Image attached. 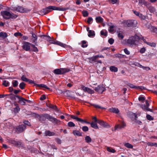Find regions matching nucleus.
<instances>
[{"label": "nucleus", "instance_id": "1", "mask_svg": "<svg viewBox=\"0 0 157 157\" xmlns=\"http://www.w3.org/2000/svg\"><path fill=\"white\" fill-rule=\"evenodd\" d=\"M143 40L145 42L146 40L144 37L141 35L135 34L134 36H131L127 40V44L130 46L138 45L141 44L140 41Z\"/></svg>", "mask_w": 157, "mask_h": 157}, {"label": "nucleus", "instance_id": "2", "mask_svg": "<svg viewBox=\"0 0 157 157\" xmlns=\"http://www.w3.org/2000/svg\"><path fill=\"white\" fill-rule=\"evenodd\" d=\"M1 14L3 18L6 20L10 19H14L17 17V16L7 11H2L1 12Z\"/></svg>", "mask_w": 157, "mask_h": 157}, {"label": "nucleus", "instance_id": "3", "mask_svg": "<svg viewBox=\"0 0 157 157\" xmlns=\"http://www.w3.org/2000/svg\"><path fill=\"white\" fill-rule=\"evenodd\" d=\"M124 22L128 27H136L137 24V22L136 20L124 21Z\"/></svg>", "mask_w": 157, "mask_h": 157}, {"label": "nucleus", "instance_id": "4", "mask_svg": "<svg viewBox=\"0 0 157 157\" xmlns=\"http://www.w3.org/2000/svg\"><path fill=\"white\" fill-rule=\"evenodd\" d=\"M70 71V69L65 68L57 69L54 70L53 72L57 75H61L68 72Z\"/></svg>", "mask_w": 157, "mask_h": 157}, {"label": "nucleus", "instance_id": "5", "mask_svg": "<svg viewBox=\"0 0 157 157\" xmlns=\"http://www.w3.org/2000/svg\"><path fill=\"white\" fill-rule=\"evenodd\" d=\"M34 114L35 115L36 117L37 118L38 120L41 122L44 121L46 119H47L48 114L47 113H44L41 115H39L36 113Z\"/></svg>", "mask_w": 157, "mask_h": 157}, {"label": "nucleus", "instance_id": "6", "mask_svg": "<svg viewBox=\"0 0 157 157\" xmlns=\"http://www.w3.org/2000/svg\"><path fill=\"white\" fill-rule=\"evenodd\" d=\"M47 119L52 123H55L56 124H60L61 121L53 117L48 114Z\"/></svg>", "mask_w": 157, "mask_h": 157}, {"label": "nucleus", "instance_id": "7", "mask_svg": "<svg viewBox=\"0 0 157 157\" xmlns=\"http://www.w3.org/2000/svg\"><path fill=\"white\" fill-rule=\"evenodd\" d=\"M12 10L21 13L27 12L28 11L27 9L20 6L13 7Z\"/></svg>", "mask_w": 157, "mask_h": 157}, {"label": "nucleus", "instance_id": "8", "mask_svg": "<svg viewBox=\"0 0 157 157\" xmlns=\"http://www.w3.org/2000/svg\"><path fill=\"white\" fill-rule=\"evenodd\" d=\"M32 44L28 42L24 41L23 43L22 47L23 49L26 51H30V46H31Z\"/></svg>", "mask_w": 157, "mask_h": 157}, {"label": "nucleus", "instance_id": "9", "mask_svg": "<svg viewBox=\"0 0 157 157\" xmlns=\"http://www.w3.org/2000/svg\"><path fill=\"white\" fill-rule=\"evenodd\" d=\"M52 10V6H49L45 9H43L40 12L41 15L46 14Z\"/></svg>", "mask_w": 157, "mask_h": 157}, {"label": "nucleus", "instance_id": "10", "mask_svg": "<svg viewBox=\"0 0 157 157\" xmlns=\"http://www.w3.org/2000/svg\"><path fill=\"white\" fill-rule=\"evenodd\" d=\"M26 128V126L25 124H22L17 126L14 129L16 132L18 133L23 132Z\"/></svg>", "mask_w": 157, "mask_h": 157}, {"label": "nucleus", "instance_id": "11", "mask_svg": "<svg viewBox=\"0 0 157 157\" xmlns=\"http://www.w3.org/2000/svg\"><path fill=\"white\" fill-rule=\"evenodd\" d=\"M49 41L50 43L58 45L63 48H65L67 46L66 44H63L60 42L58 41H55L54 40H52L51 39H50Z\"/></svg>", "mask_w": 157, "mask_h": 157}, {"label": "nucleus", "instance_id": "12", "mask_svg": "<svg viewBox=\"0 0 157 157\" xmlns=\"http://www.w3.org/2000/svg\"><path fill=\"white\" fill-rule=\"evenodd\" d=\"M71 118L73 119H74L76 120L77 121H79L82 123H85L88 124H90V122L87 121L85 120H84L81 118H78L76 116H75L71 115Z\"/></svg>", "mask_w": 157, "mask_h": 157}, {"label": "nucleus", "instance_id": "13", "mask_svg": "<svg viewBox=\"0 0 157 157\" xmlns=\"http://www.w3.org/2000/svg\"><path fill=\"white\" fill-rule=\"evenodd\" d=\"M127 85L129 86L132 89H135L137 90H143L144 89V88L142 86H135L133 84L130 83H128Z\"/></svg>", "mask_w": 157, "mask_h": 157}, {"label": "nucleus", "instance_id": "14", "mask_svg": "<svg viewBox=\"0 0 157 157\" xmlns=\"http://www.w3.org/2000/svg\"><path fill=\"white\" fill-rule=\"evenodd\" d=\"M98 123L104 128H109L110 127V125L107 123L101 120H98Z\"/></svg>", "mask_w": 157, "mask_h": 157}, {"label": "nucleus", "instance_id": "15", "mask_svg": "<svg viewBox=\"0 0 157 157\" xmlns=\"http://www.w3.org/2000/svg\"><path fill=\"white\" fill-rule=\"evenodd\" d=\"M94 90L96 91L99 93L102 94L105 90V88L102 86H98L95 88Z\"/></svg>", "mask_w": 157, "mask_h": 157}, {"label": "nucleus", "instance_id": "16", "mask_svg": "<svg viewBox=\"0 0 157 157\" xmlns=\"http://www.w3.org/2000/svg\"><path fill=\"white\" fill-rule=\"evenodd\" d=\"M81 87L82 89L84 90V91L87 92L89 94H92L94 93V91L93 90H91L89 88L83 86H82Z\"/></svg>", "mask_w": 157, "mask_h": 157}, {"label": "nucleus", "instance_id": "17", "mask_svg": "<svg viewBox=\"0 0 157 157\" xmlns=\"http://www.w3.org/2000/svg\"><path fill=\"white\" fill-rule=\"evenodd\" d=\"M15 96L19 99V100L18 101L19 103H20L21 105H25V98L18 95H16Z\"/></svg>", "mask_w": 157, "mask_h": 157}, {"label": "nucleus", "instance_id": "18", "mask_svg": "<svg viewBox=\"0 0 157 157\" xmlns=\"http://www.w3.org/2000/svg\"><path fill=\"white\" fill-rule=\"evenodd\" d=\"M10 142L12 144L15 145L17 147H20L22 146V143L20 142L14 140H11Z\"/></svg>", "mask_w": 157, "mask_h": 157}, {"label": "nucleus", "instance_id": "19", "mask_svg": "<svg viewBox=\"0 0 157 157\" xmlns=\"http://www.w3.org/2000/svg\"><path fill=\"white\" fill-rule=\"evenodd\" d=\"M125 126V123L123 121L121 122V124L116 125L115 127V129H120L124 128Z\"/></svg>", "mask_w": 157, "mask_h": 157}, {"label": "nucleus", "instance_id": "20", "mask_svg": "<svg viewBox=\"0 0 157 157\" xmlns=\"http://www.w3.org/2000/svg\"><path fill=\"white\" fill-rule=\"evenodd\" d=\"M147 8L150 13L153 14L155 13L156 11V9L154 7L152 6H147Z\"/></svg>", "mask_w": 157, "mask_h": 157}, {"label": "nucleus", "instance_id": "21", "mask_svg": "<svg viewBox=\"0 0 157 157\" xmlns=\"http://www.w3.org/2000/svg\"><path fill=\"white\" fill-rule=\"evenodd\" d=\"M52 10H56L59 11H64L67 10V9H66L64 8H61L60 7H57L55 6H52Z\"/></svg>", "mask_w": 157, "mask_h": 157}, {"label": "nucleus", "instance_id": "22", "mask_svg": "<svg viewBox=\"0 0 157 157\" xmlns=\"http://www.w3.org/2000/svg\"><path fill=\"white\" fill-rule=\"evenodd\" d=\"M97 121H92L91 123L90 124L91 125V126L92 127L96 129H99V128L98 127L97 124Z\"/></svg>", "mask_w": 157, "mask_h": 157}, {"label": "nucleus", "instance_id": "23", "mask_svg": "<svg viewBox=\"0 0 157 157\" xmlns=\"http://www.w3.org/2000/svg\"><path fill=\"white\" fill-rule=\"evenodd\" d=\"M109 111L111 112L116 113H117L119 112V110L117 108L113 107L109 109Z\"/></svg>", "mask_w": 157, "mask_h": 157}, {"label": "nucleus", "instance_id": "24", "mask_svg": "<svg viewBox=\"0 0 157 157\" xmlns=\"http://www.w3.org/2000/svg\"><path fill=\"white\" fill-rule=\"evenodd\" d=\"M38 36L48 41H49L51 39V38L50 36L45 35H40Z\"/></svg>", "mask_w": 157, "mask_h": 157}, {"label": "nucleus", "instance_id": "25", "mask_svg": "<svg viewBox=\"0 0 157 157\" xmlns=\"http://www.w3.org/2000/svg\"><path fill=\"white\" fill-rule=\"evenodd\" d=\"M45 134L46 136H51L55 135V133L49 131H47L45 132Z\"/></svg>", "mask_w": 157, "mask_h": 157}, {"label": "nucleus", "instance_id": "26", "mask_svg": "<svg viewBox=\"0 0 157 157\" xmlns=\"http://www.w3.org/2000/svg\"><path fill=\"white\" fill-rule=\"evenodd\" d=\"M98 57V56H93L92 57L89 58V59L90 60V62L91 63H93L94 62H96V60L97 59V57Z\"/></svg>", "mask_w": 157, "mask_h": 157}, {"label": "nucleus", "instance_id": "27", "mask_svg": "<svg viewBox=\"0 0 157 157\" xmlns=\"http://www.w3.org/2000/svg\"><path fill=\"white\" fill-rule=\"evenodd\" d=\"M95 20L97 23H101L103 21V19L100 16L96 17Z\"/></svg>", "mask_w": 157, "mask_h": 157}, {"label": "nucleus", "instance_id": "28", "mask_svg": "<svg viewBox=\"0 0 157 157\" xmlns=\"http://www.w3.org/2000/svg\"><path fill=\"white\" fill-rule=\"evenodd\" d=\"M141 108L144 110H146L147 111H149L152 112V110L151 109H150L148 107H147L145 105H142L141 106Z\"/></svg>", "mask_w": 157, "mask_h": 157}, {"label": "nucleus", "instance_id": "29", "mask_svg": "<svg viewBox=\"0 0 157 157\" xmlns=\"http://www.w3.org/2000/svg\"><path fill=\"white\" fill-rule=\"evenodd\" d=\"M73 133L75 136H81L82 134L78 130H75L73 131Z\"/></svg>", "mask_w": 157, "mask_h": 157}, {"label": "nucleus", "instance_id": "30", "mask_svg": "<svg viewBox=\"0 0 157 157\" xmlns=\"http://www.w3.org/2000/svg\"><path fill=\"white\" fill-rule=\"evenodd\" d=\"M110 70L112 72H117L118 71L117 68L114 66H111L109 68Z\"/></svg>", "mask_w": 157, "mask_h": 157}, {"label": "nucleus", "instance_id": "31", "mask_svg": "<svg viewBox=\"0 0 157 157\" xmlns=\"http://www.w3.org/2000/svg\"><path fill=\"white\" fill-rule=\"evenodd\" d=\"M85 140L86 142L90 143L91 142L92 140L91 138L89 136H86L85 138Z\"/></svg>", "mask_w": 157, "mask_h": 157}, {"label": "nucleus", "instance_id": "32", "mask_svg": "<svg viewBox=\"0 0 157 157\" xmlns=\"http://www.w3.org/2000/svg\"><path fill=\"white\" fill-rule=\"evenodd\" d=\"M8 36L7 34L6 33L1 32L0 33V37H2L4 39Z\"/></svg>", "mask_w": 157, "mask_h": 157}, {"label": "nucleus", "instance_id": "33", "mask_svg": "<svg viewBox=\"0 0 157 157\" xmlns=\"http://www.w3.org/2000/svg\"><path fill=\"white\" fill-rule=\"evenodd\" d=\"M32 36L33 37L32 39L33 42L35 43L37 39V36L35 34L33 33L32 34Z\"/></svg>", "mask_w": 157, "mask_h": 157}, {"label": "nucleus", "instance_id": "34", "mask_svg": "<svg viewBox=\"0 0 157 157\" xmlns=\"http://www.w3.org/2000/svg\"><path fill=\"white\" fill-rule=\"evenodd\" d=\"M125 147L128 148H132L133 147V146L131 144L128 143H125L124 144Z\"/></svg>", "mask_w": 157, "mask_h": 157}, {"label": "nucleus", "instance_id": "35", "mask_svg": "<svg viewBox=\"0 0 157 157\" xmlns=\"http://www.w3.org/2000/svg\"><path fill=\"white\" fill-rule=\"evenodd\" d=\"M147 144L148 146H155V147H157V143H152L148 142L147 143Z\"/></svg>", "mask_w": 157, "mask_h": 157}, {"label": "nucleus", "instance_id": "36", "mask_svg": "<svg viewBox=\"0 0 157 157\" xmlns=\"http://www.w3.org/2000/svg\"><path fill=\"white\" fill-rule=\"evenodd\" d=\"M115 26L113 25H111L109 26V28L108 31H109L111 33L113 32L114 31V28Z\"/></svg>", "mask_w": 157, "mask_h": 157}, {"label": "nucleus", "instance_id": "37", "mask_svg": "<svg viewBox=\"0 0 157 157\" xmlns=\"http://www.w3.org/2000/svg\"><path fill=\"white\" fill-rule=\"evenodd\" d=\"M88 35L90 37L94 36L95 35L94 31L91 30H89Z\"/></svg>", "mask_w": 157, "mask_h": 157}, {"label": "nucleus", "instance_id": "38", "mask_svg": "<svg viewBox=\"0 0 157 157\" xmlns=\"http://www.w3.org/2000/svg\"><path fill=\"white\" fill-rule=\"evenodd\" d=\"M117 36L120 39H122L124 37V36L121 32H119L117 34Z\"/></svg>", "mask_w": 157, "mask_h": 157}, {"label": "nucleus", "instance_id": "39", "mask_svg": "<svg viewBox=\"0 0 157 157\" xmlns=\"http://www.w3.org/2000/svg\"><path fill=\"white\" fill-rule=\"evenodd\" d=\"M91 105L94 106L96 108H98V109H105L104 108L101 107V106H99V105L94 104H91Z\"/></svg>", "mask_w": 157, "mask_h": 157}, {"label": "nucleus", "instance_id": "40", "mask_svg": "<svg viewBox=\"0 0 157 157\" xmlns=\"http://www.w3.org/2000/svg\"><path fill=\"white\" fill-rule=\"evenodd\" d=\"M12 84L13 87H16L17 86L18 82L17 80H13L12 82Z\"/></svg>", "mask_w": 157, "mask_h": 157}, {"label": "nucleus", "instance_id": "41", "mask_svg": "<svg viewBox=\"0 0 157 157\" xmlns=\"http://www.w3.org/2000/svg\"><path fill=\"white\" fill-rule=\"evenodd\" d=\"M107 32L105 30H103L101 31V35L106 36L107 35Z\"/></svg>", "mask_w": 157, "mask_h": 157}, {"label": "nucleus", "instance_id": "42", "mask_svg": "<svg viewBox=\"0 0 157 157\" xmlns=\"http://www.w3.org/2000/svg\"><path fill=\"white\" fill-rule=\"evenodd\" d=\"M107 150L109 152H112L113 153L115 152V150L114 149L109 147H107Z\"/></svg>", "mask_w": 157, "mask_h": 157}, {"label": "nucleus", "instance_id": "43", "mask_svg": "<svg viewBox=\"0 0 157 157\" xmlns=\"http://www.w3.org/2000/svg\"><path fill=\"white\" fill-rule=\"evenodd\" d=\"M138 16L142 20H145L146 18V16H145L143 15L142 13H140Z\"/></svg>", "mask_w": 157, "mask_h": 157}, {"label": "nucleus", "instance_id": "44", "mask_svg": "<svg viewBox=\"0 0 157 157\" xmlns=\"http://www.w3.org/2000/svg\"><path fill=\"white\" fill-rule=\"evenodd\" d=\"M2 85L4 86L7 87L9 86V82L8 81L6 80H4L2 83Z\"/></svg>", "mask_w": 157, "mask_h": 157}, {"label": "nucleus", "instance_id": "45", "mask_svg": "<svg viewBox=\"0 0 157 157\" xmlns=\"http://www.w3.org/2000/svg\"><path fill=\"white\" fill-rule=\"evenodd\" d=\"M82 44L81 46L82 48H86L87 46V45L86 44V42L85 40H83L82 41Z\"/></svg>", "mask_w": 157, "mask_h": 157}, {"label": "nucleus", "instance_id": "46", "mask_svg": "<svg viewBox=\"0 0 157 157\" xmlns=\"http://www.w3.org/2000/svg\"><path fill=\"white\" fill-rule=\"evenodd\" d=\"M31 47L33 48V51L35 52H37L38 51V48H37L36 47H35V46L34 45L32 44Z\"/></svg>", "mask_w": 157, "mask_h": 157}, {"label": "nucleus", "instance_id": "47", "mask_svg": "<svg viewBox=\"0 0 157 157\" xmlns=\"http://www.w3.org/2000/svg\"><path fill=\"white\" fill-rule=\"evenodd\" d=\"M20 109L19 106H17L14 108L13 111L15 113H18L20 111Z\"/></svg>", "mask_w": 157, "mask_h": 157}, {"label": "nucleus", "instance_id": "48", "mask_svg": "<svg viewBox=\"0 0 157 157\" xmlns=\"http://www.w3.org/2000/svg\"><path fill=\"white\" fill-rule=\"evenodd\" d=\"M21 79L22 81L26 82H28L29 81V79L27 78L26 77V76L24 75H23L22 76Z\"/></svg>", "mask_w": 157, "mask_h": 157}, {"label": "nucleus", "instance_id": "49", "mask_svg": "<svg viewBox=\"0 0 157 157\" xmlns=\"http://www.w3.org/2000/svg\"><path fill=\"white\" fill-rule=\"evenodd\" d=\"M25 84L23 82H22L20 83V84L19 85V87L21 89H24L25 88Z\"/></svg>", "mask_w": 157, "mask_h": 157}, {"label": "nucleus", "instance_id": "50", "mask_svg": "<svg viewBox=\"0 0 157 157\" xmlns=\"http://www.w3.org/2000/svg\"><path fill=\"white\" fill-rule=\"evenodd\" d=\"M68 125L70 127H74L75 126V124L71 121H70L68 122Z\"/></svg>", "mask_w": 157, "mask_h": 157}, {"label": "nucleus", "instance_id": "51", "mask_svg": "<svg viewBox=\"0 0 157 157\" xmlns=\"http://www.w3.org/2000/svg\"><path fill=\"white\" fill-rule=\"evenodd\" d=\"M47 106L50 108H52L54 109H55L56 108V106L53 105L51 104H47Z\"/></svg>", "mask_w": 157, "mask_h": 157}, {"label": "nucleus", "instance_id": "52", "mask_svg": "<svg viewBox=\"0 0 157 157\" xmlns=\"http://www.w3.org/2000/svg\"><path fill=\"white\" fill-rule=\"evenodd\" d=\"M146 43L151 47H155L156 46V44L155 43L147 42Z\"/></svg>", "mask_w": 157, "mask_h": 157}, {"label": "nucleus", "instance_id": "53", "mask_svg": "<svg viewBox=\"0 0 157 157\" xmlns=\"http://www.w3.org/2000/svg\"><path fill=\"white\" fill-rule=\"evenodd\" d=\"M83 15L84 17H86L88 15V13L87 11L85 10L83 11L82 12Z\"/></svg>", "mask_w": 157, "mask_h": 157}, {"label": "nucleus", "instance_id": "54", "mask_svg": "<svg viewBox=\"0 0 157 157\" xmlns=\"http://www.w3.org/2000/svg\"><path fill=\"white\" fill-rule=\"evenodd\" d=\"M82 129L84 132H87L88 131L89 129L87 126H84L82 127Z\"/></svg>", "mask_w": 157, "mask_h": 157}, {"label": "nucleus", "instance_id": "55", "mask_svg": "<svg viewBox=\"0 0 157 157\" xmlns=\"http://www.w3.org/2000/svg\"><path fill=\"white\" fill-rule=\"evenodd\" d=\"M147 118L149 120L151 121L153 120V118L150 115H147L146 116Z\"/></svg>", "mask_w": 157, "mask_h": 157}, {"label": "nucleus", "instance_id": "56", "mask_svg": "<svg viewBox=\"0 0 157 157\" xmlns=\"http://www.w3.org/2000/svg\"><path fill=\"white\" fill-rule=\"evenodd\" d=\"M140 67L142 68L144 70L147 71L150 69V68L148 67H144L141 65H140Z\"/></svg>", "mask_w": 157, "mask_h": 157}, {"label": "nucleus", "instance_id": "57", "mask_svg": "<svg viewBox=\"0 0 157 157\" xmlns=\"http://www.w3.org/2000/svg\"><path fill=\"white\" fill-rule=\"evenodd\" d=\"M108 42L110 44H112L114 42V40L112 38H110L109 39Z\"/></svg>", "mask_w": 157, "mask_h": 157}, {"label": "nucleus", "instance_id": "58", "mask_svg": "<svg viewBox=\"0 0 157 157\" xmlns=\"http://www.w3.org/2000/svg\"><path fill=\"white\" fill-rule=\"evenodd\" d=\"M14 36H22V34L19 32H17L14 33Z\"/></svg>", "mask_w": 157, "mask_h": 157}, {"label": "nucleus", "instance_id": "59", "mask_svg": "<svg viewBox=\"0 0 157 157\" xmlns=\"http://www.w3.org/2000/svg\"><path fill=\"white\" fill-rule=\"evenodd\" d=\"M93 19L91 17H89L88 18L87 22L88 24H90L91 23V21H92Z\"/></svg>", "mask_w": 157, "mask_h": 157}, {"label": "nucleus", "instance_id": "60", "mask_svg": "<svg viewBox=\"0 0 157 157\" xmlns=\"http://www.w3.org/2000/svg\"><path fill=\"white\" fill-rule=\"evenodd\" d=\"M23 123L25 124H26L28 126H30V123L28 121L25 120L23 121Z\"/></svg>", "mask_w": 157, "mask_h": 157}, {"label": "nucleus", "instance_id": "61", "mask_svg": "<svg viewBox=\"0 0 157 157\" xmlns=\"http://www.w3.org/2000/svg\"><path fill=\"white\" fill-rule=\"evenodd\" d=\"M124 53L127 55H128L130 54V52L127 48H125L124 50Z\"/></svg>", "mask_w": 157, "mask_h": 157}, {"label": "nucleus", "instance_id": "62", "mask_svg": "<svg viewBox=\"0 0 157 157\" xmlns=\"http://www.w3.org/2000/svg\"><path fill=\"white\" fill-rule=\"evenodd\" d=\"M56 142L59 144H60L61 143V140L59 138H57L55 139Z\"/></svg>", "mask_w": 157, "mask_h": 157}, {"label": "nucleus", "instance_id": "63", "mask_svg": "<svg viewBox=\"0 0 157 157\" xmlns=\"http://www.w3.org/2000/svg\"><path fill=\"white\" fill-rule=\"evenodd\" d=\"M151 28L152 29H153V32L155 33H157V28L154 27H152Z\"/></svg>", "mask_w": 157, "mask_h": 157}, {"label": "nucleus", "instance_id": "64", "mask_svg": "<svg viewBox=\"0 0 157 157\" xmlns=\"http://www.w3.org/2000/svg\"><path fill=\"white\" fill-rule=\"evenodd\" d=\"M145 48H143L141 49L140 50V52L141 53H143L145 52Z\"/></svg>", "mask_w": 157, "mask_h": 157}]
</instances>
